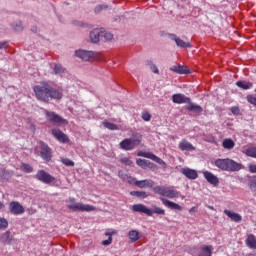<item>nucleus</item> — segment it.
<instances>
[{"instance_id":"nucleus-33","label":"nucleus","mask_w":256,"mask_h":256,"mask_svg":"<svg viewBox=\"0 0 256 256\" xmlns=\"http://www.w3.org/2000/svg\"><path fill=\"white\" fill-rule=\"evenodd\" d=\"M20 170L26 174H31L34 171L33 167L27 163L20 164Z\"/></svg>"},{"instance_id":"nucleus-55","label":"nucleus","mask_w":256,"mask_h":256,"mask_svg":"<svg viewBox=\"0 0 256 256\" xmlns=\"http://www.w3.org/2000/svg\"><path fill=\"white\" fill-rule=\"evenodd\" d=\"M32 31L36 32V31H37V29H32Z\"/></svg>"},{"instance_id":"nucleus-58","label":"nucleus","mask_w":256,"mask_h":256,"mask_svg":"<svg viewBox=\"0 0 256 256\" xmlns=\"http://www.w3.org/2000/svg\"><path fill=\"white\" fill-rule=\"evenodd\" d=\"M255 93H256V88H255Z\"/></svg>"},{"instance_id":"nucleus-56","label":"nucleus","mask_w":256,"mask_h":256,"mask_svg":"<svg viewBox=\"0 0 256 256\" xmlns=\"http://www.w3.org/2000/svg\"><path fill=\"white\" fill-rule=\"evenodd\" d=\"M2 242L1 235H0V243Z\"/></svg>"},{"instance_id":"nucleus-48","label":"nucleus","mask_w":256,"mask_h":256,"mask_svg":"<svg viewBox=\"0 0 256 256\" xmlns=\"http://www.w3.org/2000/svg\"><path fill=\"white\" fill-rule=\"evenodd\" d=\"M248 169L251 174H256V164H249Z\"/></svg>"},{"instance_id":"nucleus-50","label":"nucleus","mask_w":256,"mask_h":256,"mask_svg":"<svg viewBox=\"0 0 256 256\" xmlns=\"http://www.w3.org/2000/svg\"><path fill=\"white\" fill-rule=\"evenodd\" d=\"M14 29H16L17 31H20L23 29L22 25H16V27H14Z\"/></svg>"},{"instance_id":"nucleus-7","label":"nucleus","mask_w":256,"mask_h":256,"mask_svg":"<svg viewBox=\"0 0 256 256\" xmlns=\"http://www.w3.org/2000/svg\"><path fill=\"white\" fill-rule=\"evenodd\" d=\"M44 115H46V120H48L52 125H56V127H61V125H67L68 123L66 119L53 111L44 109Z\"/></svg>"},{"instance_id":"nucleus-26","label":"nucleus","mask_w":256,"mask_h":256,"mask_svg":"<svg viewBox=\"0 0 256 256\" xmlns=\"http://www.w3.org/2000/svg\"><path fill=\"white\" fill-rule=\"evenodd\" d=\"M212 252H213L212 245L202 246L197 256H212Z\"/></svg>"},{"instance_id":"nucleus-23","label":"nucleus","mask_w":256,"mask_h":256,"mask_svg":"<svg viewBox=\"0 0 256 256\" xmlns=\"http://www.w3.org/2000/svg\"><path fill=\"white\" fill-rule=\"evenodd\" d=\"M186 110L192 111L193 113H203V108L198 104H194L191 100L186 106Z\"/></svg>"},{"instance_id":"nucleus-44","label":"nucleus","mask_w":256,"mask_h":256,"mask_svg":"<svg viewBox=\"0 0 256 256\" xmlns=\"http://www.w3.org/2000/svg\"><path fill=\"white\" fill-rule=\"evenodd\" d=\"M120 162H121V164H123L125 166H131L132 165V161L127 157L121 158Z\"/></svg>"},{"instance_id":"nucleus-35","label":"nucleus","mask_w":256,"mask_h":256,"mask_svg":"<svg viewBox=\"0 0 256 256\" xmlns=\"http://www.w3.org/2000/svg\"><path fill=\"white\" fill-rule=\"evenodd\" d=\"M245 156L256 159V147L252 146L245 150Z\"/></svg>"},{"instance_id":"nucleus-15","label":"nucleus","mask_w":256,"mask_h":256,"mask_svg":"<svg viewBox=\"0 0 256 256\" xmlns=\"http://www.w3.org/2000/svg\"><path fill=\"white\" fill-rule=\"evenodd\" d=\"M160 201H161V203H162L165 207H167V208H169V209L176 210V211H183V207H182L181 205H179L178 203H175V202H173V201H170V200H168V199H166V198H164V197H161V198H160Z\"/></svg>"},{"instance_id":"nucleus-13","label":"nucleus","mask_w":256,"mask_h":256,"mask_svg":"<svg viewBox=\"0 0 256 256\" xmlns=\"http://www.w3.org/2000/svg\"><path fill=\"white\" fill-rule=\"evenodd\" d=\"M154 185L155 182L152 179L137 180V182H134V186L139 189H152Z\"/></svg>"},{"instance_id":"nucleus-43","label":"nucleus","mask_w":256,"mask_h":256,"mask_svg":"<svg viewBox=\"0 0 256 256\" xmlns=\"http://www.w3.org/2000/svg\"><path fill=\"white\" fill-rule=\"evenodd\" d=\"M126 178L128 179L127 182L130 185H135V183L138 182V180L136 178L128 177L127 175L122 177V180H126Z\"/></svg>"},{"instance_id":"nucleus-2","label":"nucleus","mask_w":256,"mask_h":256,"mask_svg":"<svg viewBox=\"0 0 256 256\" xmlns=\"http://www.w3.org/2000/svg\"><path fill=\"white\" fill-rule=\"evenodd\" d=\"M215 167L224 172H239L242 170V164L234 161L233 159H216L214 161Z\"/></svg>"},{"instance_id":"nucleus-4","label":"nucleus","mask_w":256,"mask_h":256,"mask_svg":"<svg viewBox=\"0 0 256 256\" xmlns=\"http://www.w3.org/2000/svg\"><path fill=\"white\" fill-rule=\"evenodd\" d=\"M132 211L136 213H143L148 217H152L153 214L162 215V216L166 215L165 209H162L156 205H153L152 209H149L144 204H134L132 206Z\"/></svg>"},{"instance_id":"nucleus-14","label":"nucleus","mask_w":256,"mask_h":256,"mask_svg":"<svg viewBox=\"0 0 256 256\" xmlns=\"http://www.w3.org/2000/svg\"><path fill=\"white\" fill-rule=\"evenodd\" d=\"M223 213L234 223H241L243 220L241 214L231 211L229 209H224Z\"/></svg>"},{"instance_id":"nucleus-49","label":"nucleus","mask_w":256,"mask_h":256,"mask_svg":"<svg viewBox=\"0 0 256 256\" xmlns=\"http://www.w3.org/2000/svg\"><path fill=\"white\" fill-rule=\"evenodd\" d=\"M106 8H107V6L99 5V6H97V7L95 8V10L100 11V10H103V9H106Z\"/></svg>"},{"instance_id":"nucleus-29","label":"nucleus","mask_w":256,"mask_h":256,"mask_svg":"<svg viewBox=\"0 0 256 256\" xmlns=\"http://www.w3.org/2000/svg\"><path fill=\"white\" fill-rule=\"evenodd\" d=\"M1 242L4 245H11L12 244V238H11V232L10 231H6V232L1 234Z\"/></svg>"},{"instance_id":"nucleus-31","label":"nucleus","mask_w":256,"mask_h":256,"mask_svg":"<svg viewBox=\"0 0 256 256\" xmlns=\"http://www.w3.org/2000/svg\"><path fill=\"white\" fill-rule=\"evenodd\" d=\"M235 142L231 138H226L222 141V147L223 149H234L235 147Z\"/></svg>"},{"instance_id":"nucleus-39","label":"nucleus","mask_w":256,"mask_h":256,"mask_svg":"<svg viewBox=\"0 0 256 256\" xmlns=\"http://www.w3.org/2000/svg\"><path fill=\"white\" fill-rule=\"evenodd\" d=\"M9 227V222L6 218L0 217V230H6Z\"/></svg>"},{"instance_id":"nucleus-37","label":"nucleus","mask_w":256,"mask_h":256,"mask_svg":"<svg viewBox=\"0 0 256 256\" xmlns=\"http://www.w3.org/2000/svg\"><path fill=\"white\" fill-rule=\"evenodd\" d=\"M60 162L66 167H75V162L69 158H62Z\"/></svg>"},{"instance_id":"nucleus-16","label":"nucleus","mask_w":256,"mask_h":256,"mask_svg":"<svg viewBox=\"0 0 256 256\" xmlns=\"http://www.w3.org/2000/svg\"><path fill=\"white\" fill-rule=\"evenodd\" d=\"M95 52L93 51H87V50H77L76 51V57H79L80 59L84 61H90L94 59Z\"/></svg>"},{"instance_id":"nucleus-57","label":"nucleus","mask_w":256,"mask_h":256,"mask_svg":"<svg viewBox=\"0 0 256 256\" xmlns=\"http://www.w3.org/2000/svg\"><path fill=\"white\" fill-rule=\"evenodd\" d=\"M2 178V174L0 173V179Z\"/></svg>"},{"instance_id":"nucleus-1","label":"nucleus","mask_w":256,"mask_h":256,"mask_svg":"<svg viewBox=\"0 0 256 256\" xmlns=\"http://www.w3.org/2000/svg\"><path fill=\"white\" fill-rule=\"evenodd\" d=\"M36 100L40 103L49 104L51 101H61L63 99V91L52 87L48 82L42 81L40 84L32 88Z\"/></svg>"},{"instance_id":"nucleus-36","label":"nucleus","mask_w":256,"mask_h":256,"mask_svg":"<svg viewBox=\"0 0 256 256\" xmlns=\"http://www.w3.org/2000/svg\"><path fill=\"white\" fill-rule=\"evenodd\" d=\"M103 127H105V129H109V131H119V126L114 123L103 122Z\"/></svg>"},{"instance_id":"nucleus-17","label":"nucleus","mask_w":256,"mask_h":256,"mask_svg":"<svg viewBox=\"0 0 256 256\" xmlns=\"http://www.w3.org/2000/svg\"><path fill=\"white\" fill-rule=\"evenodd\" d=\"M52 135L60 141V143H69V137L58 128L52 129Z\"/></svg>"},{"instance_id":"nucleus-38","label":"nucleus","mask_w":256,"mask_h":256,"mask_svg":"<svg viewBox=\"0 0 256 256\" xmlns=\"http://www.w3.org/2000/svg\"><path fill=\"white\" fill-rule=\"evenodd\" d=\"M249 189L251 192L256 193V176H252L249 181Z\"/></svg>"},{"instance_id":"nucleus-11","label":"nucleus","mask_w":256,"mask_h":256,"mask_svg":"<svg viewBox=\"0 0 256 256\" xmlns=\"http://www.w3.org/2000/svg\"><path fill=\"white\" fill-rule=\"evenodd\" d=\"M9 210L12 215L14 216H20L25 213V209L23 205H21L18 201H12L9 205Z\"/></svg>"},{"instance_id":"nucleus-3","label":"nucleus","mask_w":256,"mask_h":256,"mask_svg":"<svg viewBox=\"0 0 256 256\" xmlns=\"http://www.w3.org/2000/svg\"><path fill=\"white\" fill-rule=\"evenodd\" d=\"M153 193L168 199H179L181 197V192L174 189L172 186L157 185L153 187Z\"/></svg>"},{"instance_id":"nucleus-40","label":"nucleus","mask_w":256,"mask_h":256,"mask_svg":"<svg viewBox=\"0 0 256 256\" xmlns=\"http://www.w3.org/2000/svg\"><path fill=\"white\" fill-rule=\"evenodd\" d=\"M65 72H66V69L61 64L54 65V73L61 75Z\"/></svg>"},{"instance_id":"nucleus-25","label":"nucleus","mask_w":256,"mask_h":256,"mask_svg":"<svg viewBox=\"0 0 256 256\" xmlns=\"http://www.w3.org/2000/svg\"><path fill=\"white\" fill-rule=\"evenodd\" d=\"M246 246L252 250H256V237L254 234H249L246 239Z\"/></svg>"},{"instance_id":"nucleus-47","label":"nucleus","mask_w":256,"mask_h":256,"mask_svg":"<svg viewBox=\"0 0 256 256\" xmlns=\"http://www.w3.org/2000/svg\"><path fill=\"white\" fill-rule=\"evenodd\" d=\"M231 113H232L233 115H240V108L237 107V106H233V107L231 108Z\"/></svg>"},{"instance_id":"nucleus-21","label":"nucleus","mask_w":256,"mask_h":256,"mask_svg":"<svg viewBox=\"0 0 256 256\" xmlns=\"http://www.w3.org/2000/svg\"><path fill=\"white\" fill-rule=\"evenodd\" d=\"M169 37H170V39L175 41V43L178 47H181V48H191L192 47L191 43L181 40L175 34H169Z\"/></svg>"},{"instance_id":"nucleus-5","label":"nucleus","mask_w":256,"mask_h":256,"mask_svg":"<svg viewBox=\"0 0 256 256\" xmlns=\"http://www.w3.org/2000/svg\"><path fill=\"white\" fill-rule=\"evenodd\" d=\"M68 210L72 212H94L96 207L81 202L76 203L75 198H68Z\"/></svg>"},{"instance_id":"nucleus-45","label":"nucleus","mask_w":256,"mask_h":256,"mask_svg":"<svg viewBox=\"0 0 256 256\" xmlns=\"http://www.w3.org/2000/svg\"><path fill=\"white\" fill-rule=\"evenodd\" d=\"M148 65L153 73L159 74V69L155 64L148 62Z\"/></svg>"},{"instance_id":"nucleus-12","label":"nucleus","mask_w":256,"mask_h":256,"mask_svg":"<svg viewBox=\"0 0 256 256\" xmlns=\"http://www.w3.org/2000/svg\"><path fill=\"white\" fill-rule=\"evenodd\" d=\"M204 179L212 186L217 187L220 183L219 178L210 171H203Z\"/></svg>"},{"instance_id":"nucleus-46","label":"nucleus","mask_w":256,"mask_h":256,"mask_svg":"<svg viewBox=\"0 0 256 256\" xmlns=\"http://www.w3.org/2000/svg\"><path fill=\"white\" fill-rule=\"evenodd\" d=\"M143 121H151V114L149 112H142Z\"/></svg>"},{"instance_id":"nucleus-32","label":"nucleus","mask_w":256,"mask_h":256,"mask_svg":"<svg viewBox=\"0 0 256 256\" xmlns=\"http://www.w3.org/2000/svg\"><path fill=\"white\" fill-rule=\"evenodd\" d=\"M130 196L138 199L148 198V194L145 191H130Z\"/></svg>"},{"instance_id":"nucleus-51","label":"nucleus","mask_w":256,"mask_h":256,"mask_svg":"<svg viewBox=\"0 0 256 256\" xmlns=\"http://www.w3.org/2000/svg\"><path fill=\"white\" fill-rule=\"evenodd\" d=\"M207 208H208L209 210L215 211V208H214V206H211V205H207Z\"/></svg>"},{"instance_id":"nucleus-19","label":"nucleus","mask_w":256,"mask_h":256,"mask_svg":"<svg viewBox=\"0 0 256 256\" xmlns=\"http://www.w3.org/2000/svg\"><path fill=\"white\" fill-rule=\"evenodd\" d=\"M191 98L185 96L184 94H173L172 95V102L176 103L177 105H182L183 103H190Z\"/></svg>"},{"instance_id":"nucleus-10","label":"nucleus","mask_w":256,"mask_h":256,"mask_svg":"<svg viewBox=\"0 0 256 256\" xmlns=\"http://www.w3.org/2000/svg\"><path fill=\"white\" fill-rule=\"evenodd\" d=\"M137 156L149 159V160L155 162L156 164H158L160 166L166 167L165 161L162 160L160 157L156 156L155 154L151 153V152L140 151V152H138Z\"/></svg>"},{"instance_id":"nucleus-6","label":"nucleus","mask_w":256,"mask_h":256,"mask_svg":"<svg viewBox=\"0 0 256 256\" xmlns=\"http://www.w3.org/2000/svg\"><path fill=\"white\" fill-rule=\"evenodd\" d=\"M142 143V135L137 134L136 139L125 138L119 143L120 149L123 151H133L135 147H138Z\"/></svg>"},{"instance_id":"nucleus-42","label":"nucleus","mask_w":256,"mask_h":256,"mask_svg":"<svg viewBox=\"0 0 256 256\" xmlns=\"http://www.w3.org/2000/svg\"><path fill=\"white\" fill-rule=\"evenodd\" d=\"M101 37H103L106 41H110L113 39V35L110 32L101 31Z\"/></svg>"},{"instance_id":"nucleus-34","label":"nucleus","mask_w":256,"mask_h":256,"mask_svg":"<svg viewBox=\"0 0 256 256\" xmlns=\"http://www.w3.org/2000/svg\"><path fill=\"white\" fill-rule=\"evenodd\" d=\"M136 165L142 169H147L149 167V165H151V163L148 160L139 158L136 160Z\"/></svg>"},{"instance_id":"nucleus-8","label":"nucleus","mask_w":256,"mask_h":256,"mask_svg":"<svg viewBox=\"0 0 256 256\" xmlns=\"http://www.w3.org/2000/svg\"><path fill=\"white\" fill-rule=\"evenodd\" d=\"M36 180L40 181L43 184L50 185L55 182V177L44 169H40L38 170V172H36Z\"/></svg>"},{"instance_id":"nucleus-18","label":"nucleus","mask_w":256,"mask_h":256,"mask_svg":"<svg viewBox=\"0 0 256 256\" xmlns=\"http://www.w3.org/2000/svg\"><path fill=\"white\" fill-rule=\"evenodd\" d=\"M180 173L189 180L198 179V172L191 168H181Z\"/></svg>"},{"instance_id":"nucleus-41","label":"nucleus","mask_w":256,"mask_h":256,"mask_svg":"<svg viewBox=\"0 0 256 256\" xmlns=\"http://www.w3.org/2000/svg\"><path fill=\"white\" fill-rule=\"evenodd\" d=\"M246 101L250 103V105H253L256 107V96L249 94L246 96Z\"/></svg>"},{"instance_id":"nucleus-30","label":"nucleus","mask_w":256,"mask_h":256,"mask_svg":"<svg viewBox=\"0 0 256 256\" xmlns=\"http://www.w3.org/2000/svg\"><path fill=\"white\" fill-rule=\"evenodd\" d=\"M170 70L174 71L176 73H179V74H188V73H190V70L188 69V67L181 66V65L173 66L172 68H170Z\"/></svg>"},{"instance_id":"nucleus-28","label":"nucleus","mask_w":256,"mask_h":256,"mask_svg":"<svg viewBox=\"0 0 256 256\" xmlns=\"http://www.w3.org/2000/svg\"><path fill=\"white\" fill-rule=\"evenodd\" d=\"M127 237L131 243H136L140 240V234L137 230H130L127 234Z\"/></svg>"},{"instance_id":"nucleus-54","label":"nucleus","mask_w":256,"mask_h":256,"mask_svg":"<svg viewBox=\"0 0 256 256\" xmlns=\"http://www.w3.org/2000/svg\"><path fill=\"white\" fill-rule=\"evenodd\" d=\"M194 210H195V207L190 208L189 213L194 212Z\"/></svg>"},{"instance_id":"nucleus-52","label":"nucleus","mask_w":256,"mask_h":256,"mask_svg":"<svg viewBox=\"0 0 256 256\" xmlns=\"http://www.w3.org/2000/svg\"><path fill=\"white\" fill-rule=\"evenodd\" d=\"M6 43H0V49H3V48H5L6 47Z\"/></svg>"},{"instance_id":"nucleus-9","label":"nucleus","mask_w":256,"mask_h":256,"mask_svg":"<svg viewBox=\"0 0 256 256\" xmlns=\"http://www.w3.org/2000/svg\"><path fill=\"white\" fill-rule=\"evenodd\" d=\"M40 158L46 162H50L53 158L52 150L45 142H40Z\"/></svg>"},{"instance_id":"nucleus-22","label":"nucleus","mask_w":256,"mask_h":256,"mask_svg":"<svg viewBox=\"0 0 256 256\" xmlns=\"http://www.w3.org/2000/svg\"><path fill=\"white\" fill-rule=\"evenodd\" d=\"M117 234H118L117 230L106 231L104 233V236L108 237V239L103 240L101 242L102 246H104V247L110 246L113 242V237L112 236L117 235Z\"/></svg>"},{"instance_id":"nucleus-24","label":"nucleus","mask_w":256,"mask_h":256,"mask_svg":"<svg viewBox=\"0 0 256 256\" xmlns=\"http://www.w3.org/2000/svg\"><path fill=\"white\" fill-rule=\"evenodd\" d=\"M235 84H236V87H239V89H243L244 91H248L249 89H252V87H253L252 82H248L245 80L237 81Z\"/></svg>"},{"instance_id":"nucleus-27","label":"nucleus","mask_w":256,"mask_h":256,"mask_svg":"<svg viewBox=\"0 0 256 256\" xmlns=\"http://www.w3.org/2000/svg\"><path fill=\"white\" fill-rule=\"evenodd\" d=\"M101 36V31L99 29L92 30L89 34L90 41L92 43L99 42Z\"/></svg>"},{"instance_id":"nucleus-53","label":"nucleus","mask_w":256,"mask_h":256,"mask_svg":"<svg viewBox=\"0 0 256 256\" xmlns=\"http://www.w3.org/2000/svg\"><path fill=\"white\" fill-rule=\"evenodd\" d=\"M5 205L0 201V210L4 209Z\"/></svg>"},{"instance_id":"nucleus-20","label":"nucleus","mask_w":256,"mask_h":256,"mask_svg":"<svg viewBox=\"0 0 256 256\" xmlns=\"http://www.w3.org/2000/svg\"><path fill=\"white\" fill-rule=\"evenodd\" d=\"M180 151H195L196 147L186 139H182L178 144Z\"/></svg>"}]
</instances>
